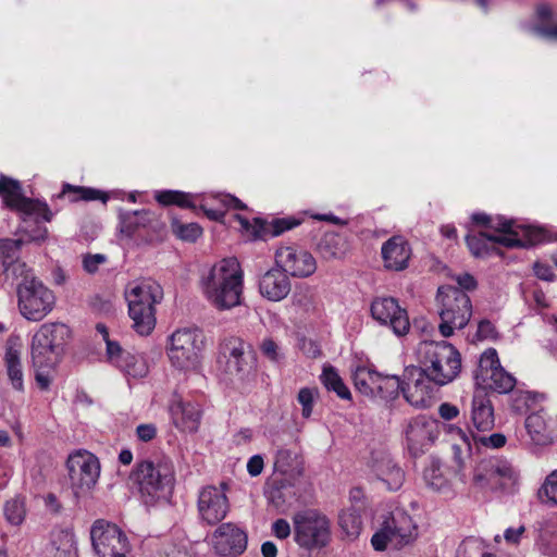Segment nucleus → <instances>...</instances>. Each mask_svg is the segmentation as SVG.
<instances>
[{
  "mask_svg": "<svg viewBox=\"0 0 557 557\" xmlns=\"http://www.w3.org/2000/svg\"><path fill=\"white\" fill-rule=\"evenodd\" d=\"M207 300L219 310H230L242 304L244 273L236 258L214 263L200 281Z\"/></svg>",
  "mask_w": 557,
  "mask_h": 557,
  "instance_id": "1",
  "label": "nucleus"
},
{
  "mask_svg": "<svg viewBox=\"0 0 557 557\" xmlns=\"http://www.w3.org/2000/svg\"><path fill=\"white\" fill-rule=\"evenodd\" d=\"M12 276L16 281L17 308L21 315L32 322L44 320L55 306L54 293L25 262L13 265Z\"/></svg>",
  "mask_w": 557,
  "mask_h": 557,
  "instance_id": "2",
  "label": "nucleus"
},
{
  "mask_svg": "<svg viewBox=\"0 0 557 557\" xmlns=\"http://www.w3.org/2000/svg\"><path fill=\"white\" fill-rule=\"evenodd\" d=\"M486 351L481 354L479 368L474 371V392L469 411V431L473 443L470 442L463 430L454 424H444V431L453 436L460 437L468 446L470 455H480L481 446L487 447V376L483 368Z\"/></svg>",
  "mask_w": 557,
  "mask_h": 557,
  "instance_id": "3",
  "label": "nucleus"
},
{
  "mask_svg": "<svg viewBox=\"0 0 557 557\" xmlns=\"http://www.w3.org/2000/svg\"><path fill=\"white\" fill-rule=\"evenodd\" d=\"M419 367L436 386L451 383L461 371L459 351L445 341H423L417 347Z\"/></svg>",
  "mask_w": 557,
  "mask_h": 557,
  "instance_id": "4",
  "label": "nucleus"
},
{
  "mask_svg": "<svg viewBox=\"0 0 557 557\" xmlns=\"http://www.w3.org/2000/svg\"><path fill=\"white\" fill-rule=\"evenodd\" d=\"M163 298V289L151 278L137 280L125 288V299L133 327L139 335H149L156 326L154 306Z\"/></svg>",
  "mask_w": 557,
  "mask_h": 557,
  "instance_id": "5",
  "label": "nucleus"
},
{
  "mask_svg": "<svg viewBox=\"0 0 557 557\" xmlns=\"http://www.w3.org/2000/svg\"><path fill=\"white\" fill-rule=\"evenodd\" d=\"M145 503L152 504L166 498L174 485V467L170 459L144 460L132 473Z\"/></svg>",
  "mask_w": 557,
  "mask_h": 557,
  "instance_id": "6",
  "label": "nucleus"
},
{
  "mask_svg": "<svg viewBox=\"0 0 557 557\" xmlns=\"http://www.w3.org/2000/svg\"><path fill=\"white\" fill-rule=\"evenodd\" d=\"M205 336L199 329L183 327L168 339L166 355L173 368L183 372H197L201 367Z\"/></svg>",
  "mask_w": 557,
  "mask_h": 557,
  "instance_id": "7",
  "label": "nucleus"
},
{
  "mask_svg": "<svg viewBox=\"0 0 557 557\" xmlns=\"http://www.w3.org/2000/svg\"><path fill=\"white\" fill-rule=\"evenodd\" d=\"M490 230H495L498 235L490 234V243L500 244L508 248L528 247L542 242L557 240V231L546 227L517 224L504 216L490 215Z\"/></svg>",
  "mask_w": 557,
  "mask_h": 557,
  "instance_id": "8",
  "label": "nucleus"
},
{
  "mask_svg": "<svg viewBox=\"0 0 557 557\" xmlns=\"http://www.w3.org/2000/svg\"><path fill=\"white\" fill-rule=\"evenodd\" d=\"M70 337V329L59 322L45 323L34 334L30 344L32 363L55 367Z\"/></svg>",
  "mask_w": 557,
  "mask_h": 557,
  "instance_id": "9",
  "label": "nucleus"
},
{
  "mask_svg": "<svg viewBox=\"0 0 557 557\" xmlns=\"http://www.w3.org/2000/svg\"><path fill=\"white\" fill-rule=\"evenodd\" d=\"M441 323L438 330L444 337H449L456 329L465 327L471 317L469 296L460 288L442 286L437 292Z\"/></svg>",
  "mask_w": 557,
  "mask_h": 557,
  "instance_id": "10",
  "label": "nucleus"
},
{
  "mask_svg": "<svg viewBox=\"0 0 557 557\" xmlns=\"http://www.w3.org/2000/svg\"><path fill=\"white\" fill-rule=\"evenodd\" d=\"M67 469L75 497L87 496L96 486L100 475L98 458L87 450H78L69 456Z\"/></svg>",
  "mask_w": 557,
  "mask_h": 557,
  "instance_id": "11",
  "label": "nucleus"
},
{
  "mask_svg": "<svg viewBox=\"0 0 557 557\" xmlns=\"http://www.w3.org/2000/svg\"><path fill=\"white\" fill-rule=\"evenodd\" d=\"M295 541L305 548L322 547L330 539V522L317 510L308 509L294 516Z\"/></svg>",
  "mask_w": 557,
  "mask_h": 557,
  "instance_id": "12",
  "label": "nucleus"
},
{
  "mask_svg": "<svg viewBox=\"0 0 557 557\" xmlns=\"http://www.w3.org/2000/svg\"><path fill=\"white\" fill-rule=\"evenodd\" d=\"M90 537L98 557H131L128 537L116 524L97 520L91 527Z\"/></svg>",
  "mask_w": 557,
  "mask_h": 557,
  "instance_id": "13",
  "label": "nucleus"
},
{
  "mask_svg": "<svg viewBox=\"0 0 557 557\" xmlns=\"http://www.w3.org/2000/svg\"><path fill=\"white\" fill-rule=\"evenodd\" d=\"M227 490V484L222 482L218 486L207 485L199 491L197 497V512L201 524L208 527L221 524L227 517L231 511Z\"/></svg>",
  "mask_w": 557,
  "mask_h": 557,
  "instance_id": "14",
  "label": "nucleus"
},
{
  "mask_svg": "<svg viewBox=\"0 0 557 557\" xmlns=\"http://www.w3.org/2000/svg\"><path fill=\"white\" fill-rule=\"evenodd\" d=\"M404 380L403 395L408 404L420 409L432 405L436 395L435 384L420 368H406Z\"/></svg>",
  "mask_w": 557,
  "mask_h": 557,
  "instance_id": "15",
  "label": "nucleus"
},
{
  "mask_svg": "<svg viewBox=\"0 0 557 557\" xmlns=\"http://www.w3.org/2000/svg\"><path fill=\"white\" fill-rule=\"evenodd\" d=\"M519 485L520 473L509 460L490 457V495L503 499L515 495Z\"/></svg>",
  "mask_w": 557,
  "mask_h": 557,
  "instance_id": "16",
  "label": "nucleus"
},
{
  "mask_svg": "<svg viewBox=\"0 0 557 557\" xmlns=\"http://www.w3.org/2000/svg\"><path fill=\"white\" fill-rule=\"evenodd\" d=\"M227 354L226 372L237 380H246L255 373L256 355L251 346L242 338L231 337L224 343Z\"/></svg>",
  "mask_w": 557,
  "mask_h": 557,
  "instance_id": "17",
  "label": "nucleus"
},
{
  "mask_svg": "<svg viewBox=\"0 0 557 557\" xmlns=\"http://www.w3.org/2000/svg\"><path fill=\"white\" fill-rule=\"evenodd\" d=\"M371 315L381 325L388 326L397 336H404L410 330L406 309L393 297L375 298L371 304Z\"/></svg>",
  "mask_w": 557,
  "mask_h": 557,
  "instance_id": "18",
  "label": "nucleus"
},
{
  "mask_svg": "<svg viewBox=\"0 0 557 557\" xmlns=\"http://www.w3.org/2000/svg\"><path fill=\"white\" fill-rule=\"evenodd\" d=\"M369 479L386 491H398L405 482V472L386 453H372L368 462Z\"/></svg>",
  "mask_w": 557,
  "mask_h": 557,
  "instance_id": "19",
  "label": "nucleus"
},
{
  "mask_svg": "<svg viewBox=\"0 0 557 557\" xmlns=\"http://www.w3.org/2000/svg\"><path fill=\"white\" fill-rule=\"evenodd\" d=\"M404 433L408 450L412 456H418L435 442L438 425L435 420L420 414L408 421Z\"/></svg>",
  "mask_w": 557,
  "mask_h": 557,
  "instance_id": "20",
  "label": "nucleus"
},
{
  "mask_svg": "<svg viewBox=\"0 0 557 557\" xmlns=\"http://www.w3.org/2000/svg\"><path fill=\"white\" fill-rule=\"evenodd\" d=\"M214 553L222 557H234L243 554L247 548V534L236 523L225 522L219 524L210 536Z\"/></svg>",
  "mask_w": 557,
  "mask_h": 557,
  "instance_id": "21",
  "label": "nucleus"
},
{
  "mask_svg": "<svg viewBox=\"0 0 557 557\" xmlns=\"http://www.w3.org/2000/svg\"><path fill=\"white\" fill-rule=\"evenodd\" d=\"M275 262L286 274L297 277L310 276L317 270L312 255L293 246L280 247L275 252Z\"/></svg>",
  "mask_w": 557,
  "mask_h": 557,
  "instance_id": "22",
  "label": "nucleus"
},
{
  "mask_svg": "<svg viewBox=\"0 0 557 557\" xmlns=\"http://www.w3.org/2000/svg\"><path fill=\"white\" fill-rule=\"evenodd\" d=\"M22 339L18 335H10L5 342L3 364L5 376L12 389L23 394L25 391L24 370L22 364Z\"/></svg>",
  "mask_w": 557,
  "mask_h": 557,
  "instance_id": "23",
  "label": "nucleus"
},
{
  "mask_svg": "<svg viewBox=\"0 0 557 557\" xmlns=\"http://www.w3.org/2000/svg\"><path fill=\"white\" fill-rule=\"evenodd\" d=\"M170 414L180 431L196 433L199 430L202 409L198 403L176 398L170 405Z\"/></svg>",
  "mask_w": 557,
  "mask_h": 557,
  "instance_id": "24",
  "label": "nucleus"
},
{
  "mask_svg": "<svg viewBox=\"0 0 557 557\" xmlns=\"http://www.w3.org/2000/svg\"><path fill=\"white\" fill-rule=\"evenodd\" d=\"M259 290L268 300L280 301L289 294L290 281L282 269H272L260 278Z\"/></svg>",
  "mask_w": 557,
  "mask_h": 557,
  "instance_id": "25",
  "label": "nucleus"
},
{
  "mask_svg": "<svg viewBox=\"0 0 557 557\" xmlns=\"http://www.w3.org/2000/svg\"><path fill=\"white\" fill-rule=\"evenodd\" d=\"M554 421L543 411L531 413L525 419V430L534 445L546 446L554 442Z\"/></svg>",
  "mask_w": 557,
  "mask_h": 557,
  "instance_id": "26",
  "label": "nucleus"
},
{
  "mask_svg": "<svg viewBox=\"0 0 557 557\" xmlns=\"http://www.w3.org/2000/svg\"><path fill=\"white\" fill-rule=\"evenodd\" d=\"M411 256L408 243L400 236H394L382 246V258L388 270L401 271L407 268Z\"/></svg>",
  "mask_w": 557,
  "mask_h": 557,
  "instance_id": "27",
  "label": "nucleus"
},
{
  "mask_svg": "<svg viewBox=\"0 0 557 557\" xmlns=\"http://www.w3.org/2000/svg\"><path fill=\"white\" fill-rule=\"evenodd\" d=\"M490 391L498 394H508L513 391L517 380L502 367L494 348H490Z\"/></svg>",
  "mask_w": 557,
  "mask_h": 557,
  "instance_id": "28",
  "label": "nucleus"
},
{
  "mask_svg": "<svg viewBox=\"0 0 557 557\" xmlns=\"http://www.w3.org/2000/svg\"><path fill=\"white\" fill-rule=\"evenodd\" d=\"M387 520L398 539L396 549H401L417 540L418 527L408 513L398 511Z\"/></svg>",
  "mask_w": 557,
  "mask_h": 557,
  "instance_id": "29",
  "label": "nucleus"
},
{
  "mask_svg": "<svg viewBox=\"0 0 557 557\" xmlns=\"http://www.w3.org/2000/svg\"><path fill=\"white\" fill-rule=\"evenodd\" d=\"M348 248L346 238L334 232L326 233L318 244V251L325 260L344 258Z\"/></svg>",
  "mask_w": 557,
  "mask_h": 557,
  "instance_id": "30",
  "label": "nucleus"
},
{
  "mask_svg": "<svg viewBox=\"0 0 557 557\" xmlns=\"http://www.w3.org/2000/svg\"><path fill=\"white\" fill-rule=\"evenodd\" d=\"M381 373L366 366H359L352 373L356 389L362 395L376 398V387Z\"/></svg>",
  "mask_w": 557,
  "mask_h": 557,
  "instance_id": "31",
  "label": "nucleus"
},
{
  "mask_svg": "<svg viewBox=\"0 0 557 557\" xmlns=\"http://www.w3.org/2000/svg\"><path fill=\"white\" fill-rule=\"evenodd\" d=\"M0 198L5 207L15 210L25 198L21 183L17 180L1 174Z\"/></svg>",
  "mask_w": 557,
  "mask_h": 557,
  "instance_id": "32",
  "label": "nucleus"
},
{
  "mask_svg": "<svg viewBox=\"0 0 557 557\" xmlns=\"http://www.w3.org/2000/svg\"><path fill=\"white\" fill-rule=\"evenodd\" d=\"M212 201L215 202L216 206H209L208 200H206L200 205V208L206 215L213 221L221 220L225 214V209H243L245 207L239 199L231 195H216L212 197Z\"/></svg>",
  "mask_w": 557,
  "mask_h": 557,
  "instance_id": "33",
  "label": "nucleus"
},
{
  "mask_svg": "<svg viewBox=\"0 0 557 557\" xmlns=\"http://www.w3.org/2000/svg\"><path fill=\"white\" fill-rule=\"evenodd\" d=\"M51 541L55 549V557H77L76 540L71 530H54Z\"/></svg>",
  "mask_w": 557,
  "mask_h": 557,
  "instance_id": "34",
  "label": "nucleus"
},
{
  "mask_svg": "<svg viewBox=\"0 0 557 557\" xmlns=\"http://www.w3.org/2000/svg\"><path fill=\"white\" fill-rule=\"evenodd\" d=\"M15 211L21 213L23 219L33 218L36 221L41 219L46 222H49L52 219V212L49 206L46 201L39 199L25 197Z\"/></svg>",
  "mask_w": 557,
  "mask_h": 557,
  "instance_id": "35",
  "label": "nucleus"
},
{
  "mask_svg": "<svg viewBox=\"0 0 557 557\" xmlns=\"http://www.w3.org/2000/svg\"><path fill=\"white\" fill-rule=\"evenodd\" d=\"M338 525L349 540L357 539L362 529V520L359 510L352 506L343 509L338 516Z\"/></svg>",
  "mask_w": 557,
  "mask_h": 557,
  "instance_id": "36",
  "label": "nucleus"
},
{
  "mask_svg": "<svg viewBox=\"0 0 557 557\" xmlns=\"http://www.w3.org/2000/svg\"><path fill=\"white\" fill-rule=\"evenodd\" d=\"M466 228L467 246L471 253L479 255L481 250L475 246L473 234H479L480 236L487 235V214L484 212L471 214L470 221L466 224Z\"/></svg>",
  "mask_w": 557,
  "mask_h": 557,
  "instance_id": "37",
  "label": "nucleus"
},
{
  "mask_svg": "<svg viewBox=\"0 0 557 557\" xmlns=\"http://www.w3.org/2000/svg\"><path fill=\"white\" fill-rule=\"evenodd\" d=\"M320 380L327 391L334 392L339 398L349 400L351 393L345 385L335 368L327 366L323 368Z\"/></svg>",
  "mask_w": 557,
  "mask_h": 557,
  "instance_id": "38",
  "label": "nucleus"
},
{
  "mask_svg": "<svg viewBox=\"0 0 557 557\" xmlns=\"http://www.w3.org/2000/svg\"><path fill=\"white\" fill-rule=\"evenodd\" d=\"M542 396L530 391L516 389L510 395V409L513 413L525 414L533 409Z\"/></svg>",
  "mask_w": 557,
  "mask_h": 557,
  "instance_id": "39",
  "label": "nucleus"
},
{
  "mask_svg": "<svg viewBox=\"0 0 557 557\" xmlns=\"http://www.w3.org/2000/svg\"><path fill=\"white\" fill-rule=\"evenodd\" d=\"M117 368L127 376H132L134 379L145 377L149 372L146 359L140 355L129 352L123 357L121 362H117Z\"/></svg>",
  "mask_w": 557,
  "mask_h": 557,
  "instance_id": "40",
  "label": "nucleus"
},
{
  "mask_svg": "<svg viewBox=\"0 0 557 557\" xmlns=\"http://www.w3.org/2000/svg\"><path fill=\"white\" fill-rule=\"evenodd\" d=\"M405 380L401 381L397 375H380L376 398L383 400H393L398 397L399 393H403Z\"/></svg>",
  "mask_w": 557,
  "mask_h": 557,
  "instance_id": "41",
  "label": "nucleus"
},
{
  "mask_svg": "<svg viewBox=\"0 0 557 557\" xmlns=\"http://www.w3.org/2000/svg\"><path fill=\"white\" fill-rule=\"evenodd\" d=\"M396 542H398V539L387 519L371 537L372 547L376 552H383L388 547L396 549Z\"/></svg>",
  "mask_w": 557,
  "mask_h": 557,
  "instance_id": "42",
  "label": "nucleus"
},
{
  "mask_svg": "<svg viewBox=\"0 0 557 557\" xmlns=\"http://www.w3.org/2000/svg\"><path fill=\"white\" fill-rule=\"evenodd\" d=\"M69 195L70 201L78 200H97L101 199L103 202L107 201V197L102 195L100 190L81 186H73L71 184H64L62 191L58 195L59 198Z\"/></svg>",
  "mask_w": 557,
  "mask_h": 557,
  "instance_id": "43",
  "label": "nucleus"
},
{
  "mask_svg": "<svg viewBox=\"0 0 557 557\" xmlns=\"http://www.w3.org/2000/svg\"><path fill=\"white\" fill-rule=\"evenodd\" d=\"M21 248V242L14 239L0 240V262L7 272L12 273V268L15 263L22 262L16 260Z\"/></svg>",
  "mask_w": 557,
  "mask_h": 557,
  "instance_id": "44",
  "label": "nucleus"
},
{
  "mask_svg": "<svg viewBox=\"0 0 557 557\" xmlns=\"http://www.w3.org/2000/svg\"><path fill=\"white\" fill-rule=\"evenodd\" d=\"M542 504L557 506V470L552 471L537 491Z\"/></svg>",
  "mask_w": 557,
  "mask_h": 557,
  "instance_id": "45",
  "label": "nucleus"
},
{
  "mask_svg": "<svg viewBox=\"0 0 557 557\" xmlns=\"http://www.w3.org/2000/svg\"><path fill=\"white\" fill-rule=\"evenodd\" d=\"M149 222V213L147 211H133L126 213L122 218L121 232L127 236H132L134 232L145 226Z\"/></svg>",
  "mask_w": 557,
  "mask_h": 557,
  "instance_id": "46",
  "label": "nucleus"
},
{
  "mask_svg": "<svg viewBox=\"0 0 557 557\" xmlns=\"http://www.w3.org/2000/svg\"><path fill=\"white\" fill-rule=\"evenodd\" d=\"M171 227L173 234L185 242H195L202 235V228L197 223L184 224L178 220H173Z\"/></svg>",
  "mask_w": 557,
  "mask_h": 557,
  "instance_id": "47",
  "label": "nucleus"
},
{
  "mask_svg": "<svg viewBox=\"0 0 557 557\" xmlns=\"http://www.w3.org/2000/svg\"><path fill=\"white\" fill-rule=\"evenodd\" d=\"M457 557H487L485 542L475 537L466 539L458 549Z\"/></svg>",
  "mask_w": 557,
  "mask_h": 557,
  "instance_id": "48",
  "label": "nucleus"
},
{
  "mask_svg": "<svg viewBox=\"0 0 557 557\" xmlns=\"http://www.w3.org/2000/svg\"><path fill=\"white\" fill-rule=\"evenodd\" d=\"M259 350L265 359L275 364L281 363L285 358L281 345L272 337H264L259 344Z\"/></svg>",
  "mask_w": 557,
  "mask_h": 557,
  "instance_id": "49",
  "label": "nucleus"
},
{
  "mask_svg": "<svg viewBox=\"0 0 557 557\" xmlns=\"http://www.w3.org/2000/svg\"><path fill=\"white\" fill-rule=\"evenodd\" d=\"M4 515L7 520L14 525H20L26 515L24 499L16 497L5 503Z\"/></svg>",
  "mask_w": 557,
  "mask_h": 557,
  "instance_id": "50",
  "label": "nucleus"
},
{
  "mask_svg": "<svg viewBox=\"0 0 557 557\" xmlns=\"http://www.w3.org/2000/svg\"><path fill=\"white\" fill-rule=\"evenodd\" d=\"M423 479L434 491L442 492L448 487V481L444 478L437 463H432L424 470Z\"/></svg>",
  "mask_w": 557,
  "mask_h": 557,
  "instance_id": "51",
  "label": "nucleus"
},
{
  "mask_svg": "<svg viewBox=\"0 0 557 557\" xmlns=\"http://www.w3.org/2000/svg\"><path fill=\"white\" fill-rule=\"evenodd\" d=\"M319 397L317 387H302L299 389L297 400L301 405V416L310 418L313 411V405Z\"/></svg>",
  "mask_w": 557,
  "mask_h": 557,
  "instance_id": "52",
  "label": "nucleus"
},
{
  "mask_svg": "<svg viewBox=\"0 0 557 557\" xmlns=\"http://www.w3.org/2000/svg\"><path fill=\"white\" fill-rule=\"evenodd\" d=\"M522 28L534 36L557 41V23L549 26L524 23Z\"/></svg>",
  "mask_w": 557,
  "mask_h": 557,
  "instance_id": "53",
  "label": "nucleus"
},
{
  "mask_svg": "<svg viewBox=\"0 0 557 557\" xmlns=\"http://www.w3.org/2000/svg\"><path fill=\"white\" fill-rule=\"evenodd\" d=\"M486 473H487V463L485 461V458L483 457L476 461L475 467L473 469L472 483L476 488L484 490L486 487V485H487Z\"/></svg>",
  "mask_w": 557,
  "mask_h": 557,
  "instance_id": "54",
  "label": "nucleus"
},
{
  "mask_svg": "<svg viewBox=\"0 0 557 557\" xmlns=\"http://www.w3.org/2000/svg\"><path fill=\"white\" fill-rule=\"evenodd\" d=\"M33 367L38 386L44 391L48 389L52 381L51 373L55 367H39L37 364H33Z\"/></svg>",
  "mask_w": 557,
  "mask_h": 557,
  "instance_id": "55",
  "label": "nucleus"
},
{
  "mask_svg": "<svg viewBox=\"0 0 557 557\" xmlns=\"http://www.w3.org/2000/svg\"><path fill=\"white\" fill-rule=\"evenodd\" d=\"M107 261V256L102 253L86 255L83 258V268L86 272L96 273L99 267Z\"/></svg>",
  "mask_w": 557,
  "mask_h": 557,
  "instance_id": "56",
  "label": "nucleus"
},
{
  "mask_svg": "<svg viewBox=\"0 0 557 557\" xmlns=\"http://www.w3.org/2000/svg\"><path fill=\"white\" fill-rule=\"evenodd\" d=\"M292 460V451L288 449H280L275 455L274 468L281 473H286Z\"/></svg>",
  "mask_w": 557,
  "mask_h": 557,
  "instance_id": "57",
  "label": "nucleus"
},
{
  "mask_svg": "<svg viewBox=\"0 0 557 557\" xmlns=\"http://www.w3.org/2000/svg\"><path fill=\"white\" fill-rule=\"evenodd\" d=\"M107 344V355L109 360L117 367V362L123 360V357L127 354L124 352L121 346L116 342H112L110 339L106 341Z\"/></svg>",
  "mask_w": 557,
  "mask_h": 557,
  "instance_id": "58",
  "label": "nucleus"
},
{
  "mask_svg": "<svg viewBox=\"0 0 557 557\" xmlns=\"http://www.w3.org/2000/svg\"><path fill=\"white\" fill-rule=\"evenodd\" d=\"M136 435L143 442H149L157 435V428L152 423L139 424L136 428Z\"/></svg>",
  "mask_w": 557,
  "mask_h": 557,
  "instance_id": "59",
  "label": "nucleus"
},
{
  "mask_svg": "<svg viewBox=\"0 0 557 557\" xmlns=\"http://www.w3.org/2000/svg\"><path fill=\"white\" fill-rule=\"evenodd\" d=\"M459 413V408L450 403H443L438 407L440 417L446 421L456 419Z\"/></svg>",
  "mask_w": 557,
  "mask_h": 557,
  "instance_id": "60",
  "label": "nucleus"
},
{
  "mask_svg": "<svg viewBox=\"0 0 557 557\" xmlns=\"http://www.w3.org/2000/svg\"><path fill=\"white\" fill-rule=\"evenodd\" d=\"M535 16L541 23L549 22L554 17V9L548 3H539L535 8Z\"/></svg>",
  "mask_w": 557,
  "mask_h": 557,
  "instance_id": "61",
  "label": "nucleus"
},
{
  "mask_svg": "<svg viewBox=\"0 0 557 557\" xmlns=\"http://www.w3.org/2000/svg\"><path fill=\"white\" fill-rule=\"evenodd\" d=\"M273 534L281 540H284L290 534V525L285 519H277L272 524Z\"/></svg>",
  "mask_w": 557,
  "mask_h": 557,
  "instance_id": "62",
  "label": "nucleus"
},
{
  "mask_svg": "<svg viewBox=\"0 0 557 557\" xmlns=\"http://www.w3.org/2000/svg\"><path fill=\"white\" fill-rule=\"evenodd\" d=\"M533 270H534V274L540 280L548 281V282L554 280L555 275H554L553 269L547 263L536 262V263H534Z\"/></svg>",
  "mask_w": 557,
  "mask_h": 557,
  "instance_id": "63",
  "label": "nucleus"
},
{
  "mask_svg": "<svg viewBox=\"0 0 557 557\" xmlns=\"http://www.w3.org/2000/svg\"><path fill=\"white\" fill-rule=\"evenodd\" d=\"M177 198H175L174 205L181 208H195L197 196L188 193H183L177 190Z\"/></svg>",
  "mask_w": 557,
  "mask_h": 557,
  "instance_id": "64",
  "label": "nucleus"
}]
</instances>
